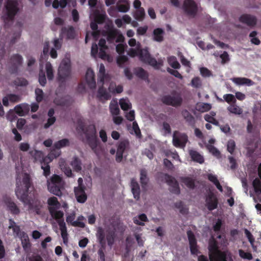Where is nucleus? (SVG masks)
Masks as SVG:
<instances>
[{
	"label": "nucleus",
	"mask_w": 261,
	"mask_h": 261,
	"mask_svg": "<svg viewBox=\"0 0 261 261\" xmlns=\"http://www.w3.org/2000/svg\"><path fill=\"white\" fill-rule=\"evenodd\" d=\"M22 185L20 181V177L17 174L16 177V188L15 194L17 197L21 201L26 202L28 200V191L31 187V180L30 175L24 173L22 178Z\"/></svg>",
	"instance_id": "f257e3e1"
},
{
	"label": "nucleus",
	"mask_w": 261,
	"mask_h": 261,
	"mask_svg": "<svg viewBox=\"0 0 261 261\" xmlns=\"http://www.w3.org/2000/svg\"><path fill=\"white\" fill-rule=\"evenodd\" d=\"M5 9L6 12L2 17L4 22L13 21L19 11L18 2L16 0H7Z\"/></svg>",
	"instance_id": "f03ea898"
},
{
	"label": "nucleus",
	"mask_w": 261,
	"mask_h": 261,
	"mask_svg": "<svg viewBox=\"0 0 261 261\" xmlns=\"http://www.w3.org/2000/svg\"><path fill=\"white\" fill-rule=\"evenodd\" d=\"M71 75V64L69 60H63L59 67L57 80L59 86H64L65 83Z\"/></svg>",
	"instance_id": "7ed1b4c3"
},
{
	"label": "nucleus",
	"mask_w": 261,
	"mask_h": 261,
	"mask_svg": "<svg viewBox=\"0 0 261 261\" xmlns=\"http://www.w3.org/2000/svg\"><path fill=\"white\" fill-rule=\"evenodd\" d=\"M160 178L162 181L166 182L170 186L169 190L171 193L179 194L180 188L177 181L174 177L167 173H161Z\"/></svg>",
	"instance_id": "20e7f679"
},
{
	"label": "nucleus",
	"mask_w": 261,
	"mask_h": 261,
	"mask_svg": "<svg viewBox=\"0 0 261 261\" xmlns=\"http://www.w3.org/2000/svg\"><path fill=\"white\" fill-rule=\"evenodd\" d=\"M139 58L140 61L144 63L148 64L153 66L155 69H159V66L156 59L151 57L149 51L147 48L139 50Z\"/></svg>",
	"instance_id": "39448f33"
},
{
	"label": "nucleus",
	"mask_w": 261,
	"mask_h": 261,
	"mask_svg": "<svg viewBox=\"0 0 261 261\" xmlns=\"http://www.w3.org/2000/svg\"><path fill=\"white\" fill-rule=\"evenodd\" d=\"M183 8L187 15L192 17L195 16L198 11L197 5L193 0H185Z\"/></svg>",
	"instance_id": "423d86ee"
},
{
	"label": "nucleus",
	"mask_w": 261,
	"mask_h": 261,
	"mask_svg": "<svg viewBox=\"0 0 261 261\" xmlns=\"http://www.w3.org/2000/svg\"><path fill=\"white\" fill-rule=\"evenodd\" d=\"M162 101L166 105L178 107L181 105L182 99L179 95L175 96L168 95L162 98Z\"/></svg>",
	"instance_id": "0eeeda50"
},
{
	"label": "nucleus",
	"mask_w": 261,
	"mask_h": 261,
	"mask_svg": "<svg viewBox=\"0 0 261 261\" xmlns=\"http://www.w3.org/2000/svg\"><path fill=\"white\" fill-rule=\"evenodd\" d=\"M218 199L214 193L210 192L205 196V206L210 211H212L218 207Z\"/></svg>",
	"instance_id": "6e6552de"
},
{
	"label": "nucleus",
	"mask_w": 261,
	"mask_h": 261,
	"mask_svg": "<svg viewBox=\"0 0 261 261\" xmlns=\"http://www.w3.org/2000/svg\"><path fill=\"white\" fill-rule=\"evenodd\" d=\"M22 63V57L18 54L13 55L10 58L11 66L10 71L11 73H16L18 72V67Z\"/></svg>",
	"instance_id": "1a4fd4ad"
},
{
	"label": "nucleus",
	"mask_w": 261,
	"mask_h": 261,
	"mask_svg": "<svg viewBox=\"0 0 261 261\" xmlns=\"http://www.w3.org/2000/svg\"><path fill=\"white\" fill-rule=\"evenodd\" d=\"M75 218V214L74 213H71L68 215L66 217V222L68 224L74 227H79L84 228L85 226V223L82 222L84 219V217L83 216L78 217L76 221H74Z\"/></svg>",
	"instance_id": "9d476101"
},
{
	"label": "nucleus",
	"mask_w": 261,
	"mask_h": 261,
	"mask_svg": "<svg viewBox=\"0 0 261 261\" xmlns=\"http://www.w3.org/2000/svg\"><path fill=\"white\" fill-rule=\"evenodd\" d=\"M191 254L197 255L199 251L197 248V240L194 233L191 230L187 232Z\"/></svg>",
	"instance_id": "9b49d317"
},
{
	"label": "nucleus",
	"mask_w": 261,
	"mask_h": 261,
	"mask_svg": "<svg viewBox=\"0 0 261 261\" xmlns=\"http://www.w3.org/2000/svg\"><path fill=\"white\" fill-rule=\"evenodd\" d=\"M3 201L7 207V209L11 214L18 215L20 213V210L16 203L12 201L11 198L7 196L3 197Z\"/></svg>",
	"instance_id": "f8f14e48"
},
{
	"label": "nucleus",
	"mask_w": 261,
	"mask_h": 261,
	"mask_svg": "<svg viewBox=\"0 0 261 261\" xmlns=\"http://www.w3.org/2000/svg\"><path fill=\"white\" fill-rule=\"evenodd\" d=\"M239 21L248 26L252 27L256 24L257 18L255 16L250 14H244L239 17Z\"/></svg>",
	"instance_id": "ddd939ff"
},
{
	"label": "nucleus",
	"mask_w": 261,
	"mask_h": 261,
	"mask_svg": "<svg viewBox=\"0 0 261 261\" xmlns=\"http://www.w3.org/2000/svg\"><path fill=\"white\" fill-rule=\"evenodd\" d=\"M74 192L76 200L79 202L84 203L86 201L87 196L85 193V186L75 188Z\"/></svg>",
	"instance_id": "4468645a"
},
{
	"label": "nucleus",
	"mask_w": 261,
	"mask_h": 261,
	"mask_svg": "<svg viewBox=\"0 0 261 261\" xmlns=\"http://www.w3.org/2000/svg\"><path fill=\"white\" fill-rule=\"evenodd\" d=\"M52 161L50 156H46L41 162V167L43 170V175L47 177L50 173V168L49 164Z\"/></svg>",
	"instance_id": "2eb2a0df"
},
{
	"label": "nucleus",
	"mask_w": 261,
	"mask_h": 261,
	"mask_svg": "<svg viewBox=\"0 0 261 261\" xmlns=\"http://www.w3.org/2000/svg\"><path fill=\"white\" fill-rule=\"evenodd\" d=\"M95 75L93 71L89 68L88 69L86 74V80L89 87L93 89L96 87V82L94 78Z\"/></svg>",
	"instance_id": "dca6fc26"
},
{
	"label": "nucleus",
	"mask_w": 261,
	"mask_h": 261,
	"mask_svg": "<svg viewBox=\"0 0 261 261\" xmlns=\"http://www.w3.org/2000/svg\"><path fill=\"white\" fill-rule=\"evenodd\" d=\"M210 261H227L225 252L217 251L210 254Z\"/></svg>",
	"instance_id": "f3484780"
},
{
	"label": "nucleus",
	"mask_w": 261,
	"mask_h": 261,
	"mask_svg": "<svg viewBox=\"0 0 261 261\" xmlns=\"http://www.w3.org/2000/svg\"><path fill=\"white\" fill-rule=\"evenodd\" d=\"M117 35H118V30L113 28L108 29L103 34V36H106L107 40L110 44L115 42Z\"/></svg>",
	"instance_id": "a211bd4d"
},
{
	"label": "nucleus",
	"mask_w": 261,
	"mask_h": 261,
	"mask_svg": "<svg viewBox=\"0 0 261 261\" xmlns=\"http://www.w3.org/2000/svg\"><path fill=\"white\" fill-rule=\"evenodd\" d=\"M87 142L91 149L97 153V147L99 144V140L97 136L86 137Z\"/></svg>",
	"instance_id": "6ab92c4d"
},
{
	"label": "nucleus",
	"mask_w": 261,
	"mask_h": 261,
	"mask_svg": "<svg viewBox=\"0 0 261 261\" xmlns=\"http://www.w3.org/2000/svg\"><path fill=\"white\" fill-rule=\"evenodd\" d=\"M61 33L65 34L68 39H73L76 36L75 29L71 25L68 27H63L61 29Z\"/></svg>",
	"instance_id": "aec40b11"
},
{
	"label": "nucleus",
	"mask_w": 261,
	"mask_h": 261,
	"mask_svg": "<svg viewBox=\"0 0 261 261\" xmlns=\"http://www.w3.org/2000/svg\"><path fill=\"white\" fill-rule=\"evenodd\" d=\"M132 192L134 198L138 200L140 198V188L139 184L135 179H132L130 183Z\"/></svg>",
	"instance_id": "412c9836"
},
{
	"label": "nucleus",
	"mask_w": 261,
	"mask_h": 261,
	"mask_svg": "<svg viewBox=\"0 0 261 261\" xmlns=\"http://www.w3.org/2000/svg\"><path fill=\"white\" fill-rule=\"evenodd\" d=\"M116 7L118 11L125 13L129 9V4L127 0H119Z\"/></svg>",
	"instance_id": "4be33fe9"
},
{
	"label": "nucleus",
	"mask_w": 261,
	"mask_h": 261,
	"mask_svg": "<svg viewBox=\"0 0 261 261\" xmlns=\"http://www.w3.org/2000/svg\"><path fill=\"white\" fill-rule=\"evenodd\" d=\"M182 116L186 120L189 125L194 127L195 124V120L194 116L187 110H184L181 112Z\"/></svg>",
	"instance_id": "5701e85b"
},
{
	"label": "nucleus",
	"mask_w": 261,
	"mask_h": 261,
	"mask_svg": "<svg viewBox=\"0 0 261 261\" xmlns=\"http://www.w3.org/2000/svg\"><path fill=\"white\" fill-rule=\"evenodd\" d=\"M232 81L238 85H246L249 86L254 84L251 80L246 77H234L232 79Z\"/></svg>",
	"instance_id": "b1692460"
},
{
	"label": "nucleus",
	"mask_w": 261,
	"mask_h": 261,
	"mask_svg": "<svg viewBox=\"0 0 261 261\" xmlns=\"http://www.w3.org/2000/svg\"><path fill=\"white\" fill-rule=\"evenodd\" d=\"M105 67L103 64H101L99 66V72L98 73L97 83L99 85H102L105 80L106 79L107 75L106 74Z\"/></svg>",
	"instance_id": "393cba45"
},
{
	"label": "nucleus",
	"mask_w": 261,
	"mask_h": 261,
	"mask_svg": "<svg viewBox=\"0 0 261 261\" xmlns=\"http://www.w3.org/2000/svg\"><path fill=\"white\" fill-rule=\"evenodd\" d=\"M80 127L84 131L86 137L97 136L96 127L94 124L88 125L85 129H84V126H81Z\"/></svg>",
	"instance_id": "a878e982"
},
{
	"label": "nucleus",
	"mask_w": 261,
	"mask_h": 261,
	"mask_svg": "<svg viewBox=\"0 0 261 261\" xmlns=\"http://www.w3.org/2000/svg\"><path fill=\"white\" fill-rule=\"evenodd\" d=\"M103 85L99 88L97 92V97L99 99H103L105 100H108L111 98V95L107 92L106 88L103 87Z\"/></svg>",
	"instance_id": "bb28decb"
},
{
	"label": "nucleus",
	"mask_w": 261,
	"mask_h": 261,
	"mask_svg": "<svg viewBox=\"0 0 261 261\" xmlns=\"http://www.w3.org/2000/svg\"><path fill=\"white\" fill-rule=\"evenodd\" d=\"M96 237L98 239V242L101 245L102 248H105L106 241V236L104 232L103 229L101 227H99L98 228Z\"/></svg>",
	"instance_id": "cd10ccee"
},
{
	"label": "nucleus",
	"mask_w": 261,
	"mask_h": 261,
	"mask_svg": "<svg viewBox=\"0 0 261 261\" xmlns=\"http://www.w3.org/2000/svg\"><path fill=\"white\" fill-rule=\"evenodd\" d=\"M189 154L193 161L199 164H202L204 160L203 157L197 151L190 150Z\"/></svg>",
	"instance_id": "c85d7f7f"
},
{
	"label": "nucleus",
	"mask_w": 261,
	"mask_h": 261,
	"mask_svg": "<svg viewBox=\"0 0 261 261\" xmlns=\"http://www.w3.org/2000/svg\"><path fill=\"white\" fill-rule=\"evenodd\" d=\"M42 207V204L40 201L35 200L29 205V207L31 210H33L36 214L41 215V209Z\"/></svg>",
	"instance_id": "c756f323"
},
{
	"label": "nucleus",
	"mask_w": 261,
	"mask_h": 261,
	"mask_svg": "<svg viewBox=\"0 0 261 261\" xmlns=\"http://www.w3.org/2000/svg\"><path fill=\"white\" fill-rule=\"evenodd\" d=\"M49 212L52 217L57 220H62L64 213L61 211H57L56 207L50 206L48 208Z\"/></svg>",
	"instance_id": "7c9ffc66"
},
{
	"label": "nucleus",
	"mask_w": 261,
	"mask_h": 261,
	"mask_svg": "<svg viewBox=\"0 0 261 261\" xmlns=\"http://www.w3.org/2000/svg\"><path fill=\"white\" fill-rule=\"evenodd\" d=\"M164 31L161 28H156L153 30V39L156 42H161L164 40Z\"/></svg>",
	"instance_id": "2f4dec72"
},
{
	"label": "nucleus",
	"mask_w": 261,
	"mask_h": 261,
	"mask_svg": "<svg viewBox=\"0 0 261 261\" xmlns=\"http://www.w3.org/2000/svg\"><path fill=\"white\" fill-rule=\"evenodd\" d=\"M140 182L142 188H145L149 181V178L147 177V172L145 169L140 170Z\"/></svg>",
	"instance_id": "473e14b6"
},
{
	"label": "nucleus",
	"mask_w": 261,
	"mask_h": 261,
	"mask_svg": "<svg viewBox=\"0 0 261 261\" xmlns=\"http://www.w3.org/2000/svg\"><path fill=\"white\" fill-rule=\"evenodd\" d=\"M48 190L53 194L60 196L62 195V192L61 189L62 188L63 185H51L47 184Z\"/></svg>",
	"instance_id": "72a5a7b5"
},
{
	"label": "nucleus",
	"mask_w": 261,
	"mask_h": 261,
	"mask_svg": "<svg viewBox=\"0 0 261 261\" xmlns=\"http://www.w3.org/2000/svg\"><path fill=\"white\" fill-rule=\"evenodd\" d=\"M116 237V229H109L107 230L106 239L109 246H111L114 242Z\"/></svg>",
	"instance_id": "f704fd0d"
},
{
	"label": "nucleus",
	"mask_w": 261,
	"mask_h": 261,
	"mask_svg": "<svg viewBox=\"0 0 261 261\" xmlns=\"http://www.w3.org/2000/svg\"><path fill=\"white\" fill-rule=\"evenodd\" d=\"M47 184L63 185V181L61 177L57 174H54L47 181Z\"/></svg>",
	"instance_id": "c9c22d12"
},
{
	"label": "nucleus",
	"mask_w": 261,
	"mask_h": 261,
	"mask_svg": "<svg viewBox=\"0 0 261 261\" xmlns=\"http://www.w3.org/2000/svg\"><path fill=\"white\" fill-rule=\"evenodd\" d=\"M30 154L34 158L35 162L39 161L41 163L42 160L45 157L44 156L43 153L42 151L37 150L30 151Z\"/></svg>",
	"instance_id": "e433bc0d"
},
{
	"label": "nucleus",
	"mask_w": 261,
	"mask_h": 261,
	"mask_svg": "<svg viewBox=\"0 0 261 261\" xmlns=\"http://www.w3.org/2000/svg\"><path fill=\"white\" fill-rule=\"evenodd\" d=\"M69 145V140L68 139H63L55 142L53 145V147L57 150H60V148Z\"/></svg>",
	"instance_id": "4c0bfd02"
},
{
	"label": "nucleus",
	"mask_w": 261,
	"mask_h": 261,
	"mask_svg": "<svg viewBox=\"0 0 261 261\" xmlns=\"http://www.w3.org/2000/svg\"><path fill=\"white\" fill-rule=\"evenodd\" d=\"M145 16V10L143 8H140L139 9H137L134 12V17L138 21H142Z\"/></svg>",
	"instance_id": "58836bf2"
},
{
	"label": "nucleus",
	"mask_w": 261,
	"mask_h": 261,
	"mask_svg": "<svg viewBox=\"0 0 261 261\" xmlns=\"http://www.w3.org/2000/svg\"><path fill=\"white\" fill-rule=\"evenodd\" d=\"M228 111L235 115H241L243 113V110L240 107L233 103L227 108Z\"/></svg>",
	"instance_id": "ea45409f"
},
{
	"label": "nucleus",
	"mask_w": 261,
	"mask_h": 261,
	"mask_svg": "<svg viewBox=\"0 0 261 261\" xmlns=\"http://www.w3.org/2000/svg\"><path fill=\"white\" fill-rule=\"evenodd\" d=\"M168 64L174 69H179L180 65L175 56H170L167 59Z\"/></svg>",
	"instance_id": "a19ab883"
},
{
	"label": "nucleus",
	"mask_w": 261,
	"mask_h": 261,
	"mask_svg": "<svg viewBox=\"0 0 261 261\" xmlns=\"http://www.w3.org/2000/svg\"><path fill=\"white\" fill-rule=\"evenodd\" d=\"M181 181L188 188L192 189L195 188V181L192 178L189 177H182Z\"/></svg>",
	"instance_id": "79ce46f5"
},
{
	"label": "nucleus",
	"mask_w": 261,
	"mask_h": 261,
	"mask_svg": "<svg viewBox=\"0 0 261 261\" xmlns=\"http://www.w3.org/2000/svg\"><path fill=\"white\" fill-rule=\"evenodd\" d=\"M139 220L137 218L134 219V222L135 224L138 225L144 226V223L143 222L148 221V218L145 214H142L138 216Z\"/></svg>",
	"instance_id": "37998d69"
},
{
	"label": "nucleus",
	"mask_w": 261,
	"mask_h": 261,
	"mask_svg": "<svg viewBox=\"0 0 261 261\" xmlns=\"http://www.w3.org/2000/svg\"><path fill=\"white\" fill-rule=\"evenodd\" d=\"M45 69L47 77L48 80H52L54 78V72L52 65L50 62H47L45 64Z\"/></svg>",
	"instance_id": "c03bdc74"
},
{
	"label": "nucleus",
	"mask_w": 261,
	"mask_h": 261,
	"mask_svg": "<svg viewBox=\"0 0 261 261\" xmlns=\"http://www.w3.org/2000/svg\"><path fill=\"white\" fill-rule=\"evenodd\" d=\"M81 164V161L77 157H74L71 163L73 169L76 172L82 170Z\"/></svg>",
	"instance_id": "a18cd8bd"
},
{
	"label": "nucleus",
	"mask_w": 261,
	"mask_h": 261,
	"mask_svg": "<svg viewBox=\"0 0 261 261\" xmlns=\"http://www.w3.org/2000/svg\"><path fill=\"white\" fill-rule=\"evenodd\" d=\"M129 146V142L127 140L120 141L117 146V151L124 152Z\"/></svg>",
	"instance_id": "49530a36"
},
{
	"label": "nucleus",
	"mask_w": 261,
	"mask_h": 261,
	"mask_svg": "<svg viewBox=\"0 0 261 261\" xmlns=\"http://www.w3.org/2000/svg\"><path fill=\"white\" fill-rule=\"evenodd\" d=\"M110 111L112 115L116 116L119 114L120 110L117 102H111Z\"/></svg>",
	"instance_id": "de8ad7c7"
},
{
	"label": "nucleus",
	"mask_w": 261,
	"mask_h": 261,
	"mask_svg": "<svg viewBox=\"0 0 261 261\" xmlns=\"http://www.w3.org/2000/svg\"><path fill=\"white\" fill-rule=\"evenodd\" d=\"M252 185L254 188V192L256 194H260L261 193V181L258 178H255L253 182Z\"/></svg>",
	"instance_id": "09e8293b"
},
{
	"label": "nucleus",
	"mask_w": 261,
	"mask_h": 261,
	"mask_svg": "<svg viewBox=\"0 0 261 261\" xmlns=\"http://www.w3.org/2000/svg\"><path fill=\"white\" fill-rule=\"evenodd\" d=\"M65 163L64 161H61L60 162V167L61 169L64 171L65 174L67 175V176L71 177L72 175L71 169L70 168V167H66Z\"/></svg>",
	"instance_id": "8fccbe9b"
},
{
	"label": "nucleus",
	"mask_w": 261,
	"mask_h": 261,
	"mask_svg": "<svg viewBox=\"0 0 261 261\" xmlns=\"http://www.w3.org/2000/svg\"><path fill=\"white\" fill-rule=\"evenodd\" d=\"M135 74L137 76L142 79H145L147 77L146 72L141 67H138L135 69Z\"/></svg>",
	"instance_id": "3c124183"
},
{
	"label": "nucleus",
	"mask_w": 261,
	"mask_h": 261,
	"mask_svg": "<svg viewBox=\"0 0 261 261\" xmlns=\"http://www.w3.org/2000/svg\"><path fill=\"white\" fill-rule=\"evenodd\" d=\"M22 234L23 239L21 240V243L23 249L26 250L30 248L31 244L30 243L28 235L24 232H22Z\"/></svg>",
	"instance_id": "603ef678"
},
{
	"label": "nucleus",
	"mask_w": 261,
	"mask_h": 261,
	"mask_svg": "<svg viewBox=\"0 0 261 261\" xmlns=\"http://www.w3.org/2000/svg\"><path fill=\"white\" fill-rule=\"evenodd\" d=\"M238 253L240 257L244 259L251 260L253 258L252 254L250 252H245L242 249H239Z\"/></svg>",
	"instance_id": "864d4df0"
},
{
	"label": "nucleus",
	"mask_w": 261,
	"mask_h": 261,
	"mask_svg": "<svg viewBox=\"0 0 261 261\" xmlns=\"http://www.w3.org/2000/svg\"><path fill=\"white\" fill-rule=\"evenodd\" d=\"M119 104L121 108L124 111H126L130 109L132 107V105L130 102H129L128 100L124 99H121L120 100Z\"/></svg>",
	"instance_id": "5fc2aeb1"
},
{
	"label": "nucleus",
	"mask_w": 261,
	"mask_h": 261,
	"mask_svg": "<svg viewBox=\"0 0 261 261\" xmlns=\"http://www.w3.org/2000/svg\"><path fill=\"white\" fill-rule=\"evenodd\" d=\"M106 19L105 15L100 14L99 12L96 11L95 13L94 21L98 24H101L104 22Z\"/></svg>",
	"instance_id": "6e6d98bb"
},
{
	"label": "nucleus",
	"mask_w": 261,
	"mask_h": 261,
	"mask_svg": "<svg viewBox=\"0 0 261 261\" xmlns=\"http://www.w3.org/2000/svg\"><path fill=\"white\" fill-rule=\"evenodd\" d=\"M14 84L16 86H26L28 84V82L24 78L17 77L14 80Z\"/></svg>",
	"instance_id": "4d7b16f0"
},
{
	"label": "nucleus",
	"mask_w": 261,
	"mask_h": 261,
	"mask_svg": "<svg viewBox=\"0 0 261 261\" xmlns=\"http://www.w3.org/2000/svg\"><path fill=\"white\" fill-rule=\"evenodd\" d=\"M107 49H108V48H100L98 56L100 59L102 60H107L109 61L110 57L109 55L106 53V50Z\"/></svg>",
	"instance_id": "13d9d810"
},
{
	"label": "nucleus",
	"mask_w": 261,
	"mask_h": 261,
	"mask_svg": "<svg viewBox=\"0 0 261 261\" xmlns=\"http://www.w3.org/2000/svg\"><path fill=\"white\" fill-rule=\"evenodd\" d=\"M204 118L205 121L209 123H211L217 126L219 125V122L214 117L212 116L211 115L206 114L204 116Z\"/></svg>",
	"instance_id": "bf43d9fd"
},
{
	"label": "nucleus",
	"mask_w": 261,
	"mask_h": 261,
	"mask_svg": "<svg viewBox=\"0 0 261 261\" xmlns=\"http://www.w3.org/2000/svg\"><path fill=\"white\" fill-rule=\"evenodd\" d=\"M223 98L227 103H235L236 102V99L234 96L231 94H226L223 95Z\"/></svg>",
	"instance_id": "052dcab7"
},
{
	"label": "nucleus",
	"mask_w": 261,
	"mask_h": 261,
	"mask_svg": "<svg viewBox=\"0 0 261 261\" xmlns=\"http://www.w3.org/2000/svg\"><path fill=\"white\" fill-rule=\"evenodd\" d=\"M36 100L38 102H41L43 99V92L42 89L37 88L35 89Z\"/></svg>",
	"instance_id": "680f3d73"
},
{
	"label": "nucleus",
	"mask_w": 261,
	"mask_h": 261,
	"mask_svg": "<svg viewBox=\"0 0 261 261\" xmlns=\"http://www.w3.org/2000/svg\"><path fill=\"white\" fill-rule=\"evenodd\" d=\"M244 231L246 237L251 244V246L253 248H254L255 247L254 245V238L253 235L247 229H245Z\"/></svg>",
	"instance_id": "e2e57ef3"
},
{
	"label": "nucleus",
	"mask_w": 261,
	"mask_h": 261,
	"mask_svg": "<svg viewBox=\"0 0 261 261\" xmlns=\"http://www.w3.org/2000/svg\"><path fill=\"white\" fill-rule=\"evenodd\" d=\"M201 85L202 82L199 77H195L191 81V85L194 88H199Z\"/></svg>",
	"instance_id": "0e129e2a"
},
{
	"label": "nucleus",
	"mask_w": 261,
	"mask_h": 261,
	"mask_svg": "<svg viewBox=\"0 0 261 261\" xmlns=\"http://www.w3.org/2000/svg\"><path fill=\"white\" fill-rule=\"evenodd\" d=\"M39 82L42 86H44L46 83V76L42 70H41L39 73Z\"/></svg>",
	"instance_id": "69168bd1"
},
{
	"label": "nucleus",
	"mask_w": 261,
	"mask_h": 261,
	"mask_svg": "<svg viewBox=\"0 0 261 261\" xmlns=\"http://www.w3.org/2000/svg\"><path fill=\"white\" fill-rule=\"evenodd\" d=\"M236 148V143L234 140H230L227 142V150L231 154H233Z\"/></svg>",
	"instance_id": "338daca9"
},
{
	"label": "nucleus",
	"mask_w": 261,
	"mask_h": 261,
	"mask_svg": "<svg viewBox=\"0 0 261 261\" xmlns=\"http://www.w3.org/2000/svg\"><path fill=\"white\" fill-rule=\"evenodd\" d=\"M27 261H43V259L40 255L37 254L27 257Z\"/></svg>",
	"instance_id": "774afa93"
}]
</instances>
